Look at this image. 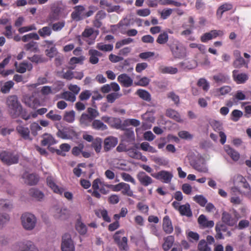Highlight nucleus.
I'll use <instances>...</instances> for the list:
<instances>
[{
	"label": "nucleus",
	"mask_w": 251,
	"mask_h": 251,
	"mask_svg": "<svg viewBox=\"0 0 251 251\" xmlns=\"http://www.w3.org/2000/svg\"><path fill=\"white\" fill-rule=\"evenodd\" d=\"M8 111L12 118L18 117L22 111V106L16 96H10L6 100Z\"/></svg>",
	"instance_id": "1"
},
{
	"label": "nucleus",
	"mask_w": 251,
	"mask_h": 251,
	"mask_svg": "<svg viewBox=\"0 0 251 251\" xmlns=\"http://www.w3.org/2000/svg\"><path fill=\"white\" fill-rule=\"evenodd\" d=\"M20 221L23 228L26 231H31L36 227L38 220L33 214L25 212L21 216Z\"/></svg>",
	"instance_id": "2"
},
{
	"label": "nucleus",
	"mask_w": 251,
	"mask_h": 251,
	"mask_svg": "<svg viewBox=\"0 0 251 251\" xmlns=\"http://www.w3.org/2000/svg\"><path fill=\"white\" fill-rule=\"evenodd\" d=\"M167 45L174 58L183 59L186 56V50L178 40L174 39L170 41Z\"/></svg>",
	"instance_id": "3"
},
{
	"label": "nucleus",
	"mask_w": 251,
	"mask_h": 251,
	"mask_svg": "<svg viewBox=\"0 0 251 251\" xmlns=\"http://www.w3.org/2000/svg\"><path fill=\"white\" fill-rule=\"evenodd\" d=\"M108 184H104V182L101 181V180L97 178L95 179L92 182V190H88L89 193H91L92 196L97 199H100L101 195L100 193L106 195L108 193L109 190L107 187Z\"/></svg>",
	"instance_id": "4"
},
{
	"label": "nucleus",
	"mask_w": 251,
	"mask_h": 251,
	"mask_svg": "<svg viewBox=\"0 0 251 251\" xmlns=\"http://www.w3.org/2000/svg\"><path fill=\"white\" fill-rule=\"evenodd\" d=\"M47 183L49 187L53 191L54 193L62 195L64 193V197L69 200L73 198V194L70 192H65L64 189L59 187L54 182L53 178L48 177L47 178Z\"/></svg>",
	"instance_id": "5"
},
{
	"label": "nucleus",
	"mask_w": 251,
	"mask_h": 251,
	"mask_svg": "<svg viewBox=\"0 0 251 251\" xmlns=\"http://www.w3.org/2000/svg\"><path fill=\"white\" fill-rule=\"evenodd\" d=\"M0 159L4 164L11 165L18 163L19 156L11 151H3L0 153Z\"/></svg>",
	"instance_id": "6"
},
{
	"label": "nucleus",
	"mask_w": 251,
	"mask_h": 251,
	"mask_svg": "<svg viewBox=\"0 0 251 251\" xmlns=\"http://www.w3.org/2000/svg\"><path fill=\"white\" fill-rule=\"evenodd\" d=\"M151 176L165 183H170L173 177L172 173L165 170H162L157 173L151 174Z\"/></svg>",
	"instance_id": "7"
},
{
	"label": "nucleus",
	"mask_w": 251,
	"mask_h": 251,
	"mask_svg": "<svg viewBox=\"0 0 251 251\" xmlns=\"http://www.w3.org/2000/svg\"><path fill=\"white\" fill-rule=\"evenodd\" d=\"M61 249L62 251H75L74 244L71 235L68 233L62 236Z\"/></svg>",
	"instance_id": "8"
},
{
	"label": "nucleus",
	"mask_w": 251,
	"mask_h": 251,
	"mask_svg": "<svg viewBox=\"0 0 251 251\" xmlns=\"http://www.w3.org/2000/svg\"><path fill=\"white\" fill-rule=\"evenodd\" d=\"M232 73L233 80L238 84H244L249 79L247 74L239 73L237 70H234Z\"/></svg>",
	"instance_id": "9"
},
{
	"label": "nucleus",
	"mask_w": 251,
	"mask_h": 251,
	"mask_svg": "<svg viewBox=\"0 0 251 251\" xmlns=\"http://www.w3.org/2000/svg\"><path fill=\"white\" fill-rule=\"evenodd\" d=\"M137 178L140 183L145 187L151 184L153 182V179L143 171H140L138 173Z\"/></svg>",
	"instance_id": "10"
},
{
	"label": "nucleus",
	"mask_w": 251,
	"mask_h": 251,
	"mask_svg": "<svg viewBox=\"0 0 251 251\" xmlns=\"http://www.w3.org/2000/svg\"><path fill=\"white\" fill-rule=\"evenodd\" d=\"M238 219L239 217H237L235 214L233 217L226 212H224L222 214V221L229 226H235L236 224Z\"/></svg>",
	"instance_id": "11"
},
{
	"label": "nucleus",
	"mask_w": 251,
	"mask_h": 251,
	"mask_svg": "<svg viewBox=\"0 0 251 251\" xmlns=\"http://www.w3.org/2000/svg\"><path fill=\"white\" fill-rule=\"evenodd\" d=\"M118 142L117 138L114 136H110L106 137L104 140V151H108L117 145Z\"/></svg>",
	"instance_id": "12"
},
{
	"label": "nucleus",
	"mask_w": 251,
	"mask_h": 251,
	"mask_svg": "<svg viewBox=\"0 0 251 251\" xmlns=\"http://www.w3.org/2000/svg\"><path fill=\"white\" fill-rule=\"evenodd\" d=\"M14 66L15 67L16 72L21 74L25 73L26 70L30 71L33 68L32 65L31 63L25 62H23L19 64L17 62H15Z\"/></svg>",
	"instance_id": "13"
},
{
	"label": "nucleus",
	"mask_w": 251,
	"mask_h": 251,
	"mask_svg": "<svg viewBox=\"0 0 251 251\" xmlns=\"http://www.w3.org/2000/svg\"><path fill=\"white\" fill-rule=\"evenodd\" d=\"M85 8L82 5H77L74 7V11L72 13V18L76 21H79L84 18Z\"/></svg>",
	"instance_id": "14"
},
{
	"label": "nucleus",
	"mask_w": 251,
	"mask_h": 251,
	"mask_svg": "<svg viewBox=\"0 0 251 251\" xmlns=\"http://www.w3.org/2000/svg\"><path fill=\"white\" fill-rule=\"evenodd\" d=\"M118 81L125 87H129L133 84L132 79L126 74L120 75L117 78Z\"/></svg>",
	"instance_id": "15"
},
{
	"label": "nucleus",
	"mask_w": 251,
	"mask_h": 251,
	"mask_svg": "<svg viewBox=\"0 0 251 251\" xmlns=\"http://www.w3.org/2000/svg\"><path fill=\"white\" fill-rule=\"evenodd\" d=\"M193 168L200 173H207L208 172V169L206 166L204 161L202 160H198L191 164Z\"/></svg>",
	"instance_id": "16"
},
{
	"label": "nucleus",
	"mask_w": 251,
	"mask_h": 251,
	"mask_svg": "<svg viewBox=\"0 0 251 251\" xmlns=\"http://www.w3.org/2000/svg\"><path fill=\"white\" fill-rule=\"evenodd\" d=\"M16 130L17 133L25 140L31 141L32 138L30 137V130L27 127L23 126H18Z\"/></svg>",
	"instance_id": "17"
},
{
	"label": "nucleus",
	"mask_w": 251,
	"mask_h": 251,
	"mask_svg": "<svg viewBox=\"0 0 251 251\" xmlns=\"http://www.w3.org/2000/svg\"><path fill=\"white\" fill-rule=\"evenodd\" d=\"M233 8V5L228 2H225L220 5L216 11V16L218 19H221L224 12L229 11Z\"/></svg>",
	"instance_id": "18"
},
{
	"label": "nucleus",
	"mask_w": 251,
	"mask_h": 251,
	"mask_svg": "<svg viewBox=\"0 0 251 251\" xmlns=\"http://www.w3.org/2000/svg\"><path fill=\"white\" fill-rule=\"evenodd\" d=\"M109 125L112 128L117 129L125 130V125L124 122L122 123L120 118L112 117Z\"/></svg>",
	"instance_id": "19"
},
{
	"label": "nucleus",
	"mask_w": 251,
	"mask_h": 251,
	"mask_svg": "<svg viewBox=\"0 0 251 251\" xmlns=\"http://www.w3.org/2000/svg\"><path fill=\"white\" fill-rule=\"evenodd\" d=\"M90 55L89 62L92 64H96L98 63L99 59V57L102 55V53L96 50L91 49L88 51Z\"/></svg>",
	"instance_id": "20"
},
{
	"label": "nucleus",
	"mask_w": 251,
	"mask_h": 251,
	"mask_svg": "<svg viewBox=\"0 0 251 251\" xmlns=\"http://www.w3.org/2000/svg\"><path fill=\"white\" fill-rule=\"evenodd\" d=\"M250 60H246L242 57L235 58L232 63L233 67L236 69H240L243 67H245L248 69L249 68V64Z\"/></svg>",
	"instance_id": "21"
},
{
	"label": "nucleus",
	"mask_w": 251,
	"mask_h": 251,
	"mask_svg": "<svg viewBox=\"0 0 251 251\" xmlns=\"http://www.w3.org/2000/svg\"><path fill=\"white\" fill-rule=\"evenodd\" d=\"M175 209H177L182 215L191 217L192 215L190 205H173Z\"/></svg>",
	"instance_id": "22"
},
{
	"label": "nucleus",
	"mask_w": 251,
	"mask_h": 251,
	"mask_svg": "<svg viewBox=\"0 0 251 251\" xmlns=\"http://www.w3.org/2000/svg\"><path fill=\"white\" fill-rule=\"evenodd\" d=\"M199 225L204 228H210L214 226V223L212 220H208L203 215H201L198 220Z\"/></svg>",
	"instance_id": "23"
},
{
	"label": "nucleus",
	"mask_w": 251,
	"mask_h": 251,
	"mask_svg": "<svg viewBox=\"0 0 251 251\" xmlns=\"http://www.w3.org/2000/svg\"><path fill=\"white\" fill-rule=\"evenodd\" d=\"M69 213L66 209L56 208L54 216L56 219L64 220L68 218Z\"/></svg>",
	"instance_id": "24"
},
{
	"label": "nucleus",
	"mask_w": 251,
	"mask_h": 251,
	"mask_svg": "<svg viewBox=\"0 0 251 251\" xmlns=\"http://www.w3.org/2000/svg\"><path fill=\"white\" fill-rule=\"evenodd\" d=\"M224 149L225 151L233 160L236 161L239 160L240 158V154L238 151H236L235 150L227 145L225 146Z\"/></svg>",
	"instance_id": "25"
},
{
	"label": "nucleus",
	"mask_w": 251,
	"mask_h": 251,
	"mask_svg": "<svg viewBox=\"0 0 251 251\" xmlns=\"http://www.w3.org/2000/svg\"><path fill=\"white\" fill-rule=\"evenodd\" d=\"M163 228L164 231L167 234H170L173 231V227L172 222L169 217L166 216L163 218Z\"/></svg>",
	"instance_id": "26"
},
{
	"label": "nucleus",
	"mask_w": 251,
	"mask_h": 251,
	"mask_svg": "<svg viewBox=\"0 0 251 251\" xmlns=\"http://www.w3.org/2000/svg\"><path fill=\"white\" fill-rule=\"evenodd\" d=\"M166 115L169 118L174 120L177 122L182 123L183 120L181 119L180 114L176 111L172 109H169L166 111Z\"/></svg>",
	"instance_id": "27"
},
{
	"label": "nucleus",
	"mask_w": 251,
	"mask_h": 251,
	"mask_svg": "<svg viewBox=\"0 0 251 251\" xmlns=\"http://www.w3.org/2000/svg\"><path fill=\"white\" fill-rule=\"evenodd\" d=\"M43 138L41 141L42 146H50L56 143L55 140L50 134L45 133L43 135Z\"/></svg>",
	"instance_id": "28"
},
{
	"label": "nucleus",
	"mask_w": 251,
	"mask_h": 251,
	"mask_svg": "<svg viewBox=\"0 0 251 251\" xmlns=\"http://www.w3.org/2000/svg\"><path fill=\"white\" fill-rule=\"evenodd\" d=\"M92 127L93 129L98 130H105L107 129V126L99 120H94L92 123Z\"/></svg>",
	"instance_id": "29"
},
{
	"label": "nucleus",
	"mask_w": 251,
	"mask_h": 251,
	"mask_svg": "<svg viewBox=\"0 0 251 251\" xmlns=\"http://www.w3.org/2000/svg\"><path fill=\"white\" fill-rule=\"evenodd\" d=\"M29 194L32 197L38 201L42 200L44 197V193L38 189L35 188L30 189L29 190Z\"/></svg>",
	"instance_id": "30"
},
{
	"label": "nucleus",
	"mask_w": 251,
	"mask_h": 251,
	"mask_svg": "<svg viewBox=\"0 0 251 251\" xmlns=\"http://www.w3.org/2000/svg\"><path fill=\"white\" fill-rule=\"evenodd\" d=\"M136 94L142 100L150 101L151 100V96L150 94L146 90L143 89H138L136 91Z\"/></svg>",
	"instance_id": "31"
},
{
	"label": "nucleus",
	"mask_w": 251,
	"mask_h": 251,
	"mask_svg": "<svg viewBox=\"0 0 251 251\" xmlns=\"http://www.w3.org/2000/svg\"><path fill=\"white\" fill-rule=\"evenodd\" d=\"M213 78L217 83H226L229 79L227 75L222 73H219L216 75H214Z\"/></svg>",
	"instance_id": "32"
},
{
	"label": "nucleus",
	"mask_w": 251,
	"mask_h": 251,
	"mask_svg": "<svg viewBox=\"0 0 251 251\" xmlns=\"http://www.w3.org/2000/svg\"><path fill=\"white\" fill-rule=\"evenodd\" d=\"M121 191V193L123 195L134 197L133 192L130 188V185L128 183L125 182L123 183Z\"/></svg>",
	"instance_id": "33"
},
{
	"label": "nucleus",
	"mask_w": 251,
	"mask_h": 251,
	"mask_svg": "<svg viewBox=\"0 0 251 251\" xmlns=\"http://www.w3.org/2000/svg\"><path fill=\"white\" fill-rule=\"evenodd\" d=\"M24 49L26 51L31 52H37L38 51V47L36 42L31 41L24 45Z\"/></svg>",
	"instance_id": "34"
},
{
	"label": "nucleus",
	"mask_w": 251,
	"mask_h": 251,
	"mask_svg": "<svg viewBox=\"0 0 251 251\" xmlns=\"http://www.w3.org/2000/svg\"><path fill=\"white\" fill-rule=\"evenodd\" d=\"M102 143V140L100 137H97L93 141L91 146L97 153L100 152Z\"/></svg>",
	"instance_id": "35"
},
{
	"label": "nucleus",
	"mask_w": 251,
	"mask_h": 251,
	"mask_svg": "<svg viewBox=\"0 0 251 251\" xmlns=\"http://www.w3.org/2000/svg\"><path fill=\"white\" fill-rule=\"evenodd\" d=\"M61 98L72 102L76 100V97L73 93L70 91H65L61 94Z\"/></svg>",
	"instance_id": "36"
},
{
	"label": "nucleus",
	"mask_w": 251,
	"mask_h": 251,
	"mask_svg": "<svg viewBox=\"0 0 251 251\" xmlns=\"http://www.w3.org/2000/svg\"><path fill=\"white\" fill-rule=\"evenodd\" d=\"M36 250V251H39L38 248L35 246L34 243L31 241H25L23 243V247H22L20 251H30V248Z\"/></svg>",
	"instance_id": "37"
},
{
	"label": "nucleus",
	"mask_w": 251,
	"mask_h": 251,
	"mask_svg": "<svg viewBox=\"0 0 251 251\" xmlns=\"http://www.w3.org/2000/svg\"><path fill=\"white\" fill-rule=\"evenodd\" d=\"M169 40V35L167 32L163 31L159 34L156 40V42L160 45L166 44Z\"/></svg>",
	"instance_id": "38"
},
{
	"label": "nucleus",
	"mask_w": 251,
	"mask_h": 251,
	"mask_svg": "<svg viewBox=\"0 0 251 251\" xmlns=\"http://www.w3.org/2000/svg\"><path fill=\"white\" fill-rule=\"evenodd\" d=\"M39 35L42 38L50 36L52 33L51 28L49 26H44L38 31Z\"/></svg>",
	"instance_id": "39"
},
{
	"label": "nucleus",
	"mask_w": 251,
	"mask_h": 251,
	"mask_svg": "<svg viewBox=\"0 0 251 251\" xmlns=\"http://www.w3.org/2000/svg\"><path fill=\"white\" fill-rule=\"evenodd\" d=\"M93 121V120L89 117L88 114L83 113L80 116L79 122L81 125L84 126H88L90 123Z\"/></svg>",
	"instance_id": "40"
},
{
	"label": "nucleus",
	"mask_w": 251,
	"mask_h": 251,
	"mask_svg": "<svg viewBox=\"0 0 251 251\" xmlns=\"http://www.w3.org/2000/svg\"><path fill=\"white\" fill-rule=\"evenodd\" d=\"M165 241L163 244V249L165 251H168L173 246L174 242V238L172 236H169L164 239Z\"/></svg>",
	"instance_id": "41"
},
{
	"label": "nucleus",
	"mask_w": 251,
	"mask_h": 251,
	"mask_svg": "<svg viewBox=\"0 0 251 251\" xmlns=\"http://www.w3.org/2000/svg\"><path fill=\"white\" fill-rule=\"evenodd\" d=\"M75 119V112L74 110L65 112L63 120L69 123H73Z\"/></svg>",
	"instance_id": "42"
},
{
	"label": "nucleus",
	"mask_w": 251,
	"mask_h": 251,
	"mask_svg": "<svg viewBox=\"0 0 251 251\" xmlns=\"http://www.w3.org/2000/svg\"><path fill=\"white\" fill-rule=\"evenodd\" d=\"M124 131V136L125 139L129 142L134 139V133L132 128H126L123 130Z\"/></svg>",
	"instance_id": "43"
},
{
	"label": "nucleus",
	"mask_w": 251,
	"mask_h": 251,
	"mask_svg": "<svg viewBox=\"0 0 251 251\" xmlns=\"http://www.w3.org/2000/svg\"><path fill=\"white\" fill-rule=\"evenodd\" d=\"M128 156L134 159L141 158V152L135 148H131L127 151Z\"/></svg>",
	"instance_id": "44"
},
{
	"label": "nucleus",
	"mask_w": 251,
	"mask_h": 251,
	"mask_svg": "<svg viewBox=\"0 0 251 251\" xmlns=\"http://www.w3.org/2000/svg\"><path fill=\"white\" fill-rule=\"evenodd\" d=\"M177 71L176 68L172 66L163 67L160 68V72L163 74H176Z\"/></svg>",
	"instance_id": "45"
},
{
	"label": "nucleus",
	"mask_w": 251,
	"mask_h": 251,
	"mask_svg": "<svg viewBox=\"0 0 251 251\" xmlns=\"http://www.w3.org/2000/svg\"><path fill=\"white\" fill-rule=\"evenodd\" d=\"M46 116L52 121H60L62 119V116L60 115L55 114L52 110H50L46 115Z\"/></svg>",
	"instance_id": "46"
},
{
	"label": "nucleus",
	"mask_w": 251,
	"mask_h": 251,
	"mask_svg": "<svg viewBox=\"0 0 251 251\" xmlns=\"http://www.w3.org/2000/svg\"><path fill=\"white\" fill-rule=\"evenodd\" d=\"M243 112L237 109L233 110L231 113V120L234 122H237L243 116Z\"/></svg>",
	"instance_id": "47"
},
{
	"label": "nucleus",
	"mask_w": 251,
	"mask_h": 251,
	"mask_svg": "<svg viewBox=\"0 0 251 251\" xmlns=\"http://www.w3.org/2000/svg\"><path fill=\"white\" fill-rule=\"evenodd\" d=\"M61 73L62 74L61 75L62 78L69 80L74 78V72L70 69L67 70L66 72L64 71V69H63Z\"/></svg>",
	"instance_id": "48"
},
{
	"label": "nucleus",
	"mask_w": 251,
	"mask_h": 251,
	"mask_svg": "<svg viewBox=\"0 0 251 251\" xmlns=\"http://www.w3.org/2000/svg\"><path fill=\"white\" fill-rule=\"evenodd\" d=\"M56 134L58 137L63 139H67L70 138V135L68 133V129L67 128L58 129Z\"/></svg>",
	"instance_id": "49"
},
{
	"label": "nucleus",
	"mask_w": 251,
	"mask_h": 251,
	"mask_svg": "<svg viewBox=\"0 0 251 251\" xmlns=\"http://www.w3.org/2000/svg\"><path fill=\"white\" fill-rule=\"evenodd\" d=\"M30 129L32 135L34 136H36L38 134V131L42 130V127L38 123L33 122L30 125Z\"/></svg>",
	"instance_id": "50"
},
{
	"label": "nucleus",
	"mask_w": 251,
	"mask_h": 251,
	"mask_svg": "<svg viewBox=\"0 0 251 251\" xmlns=\"http://www.w3.org/2000/svg\"><path fill=\"white\" fill-rule=\"evenodd\" d=\"M197 85L199 87H202L204 91H207L209 88V84L205 78H200L198 82Z\"/></svg>",
	"instance_id": "51"
},
{
	"label": "nucleus",
	"mask_w": 251,
	"mask_h": 251,
	"mask_svg": "<svg viewBox=\"0 0 251 251\" xmlns=\"http://www.w3.org/2000/svg\"><path fill=\"white\" fill-rule=\"evenodd\" d=\"M76 229L81 234H85L87 232L86 226L80 221H78L76 224Z\"/></svg>",
	"instance_id": "52"
},
{
	"label": "nucleus",
	"mask_w": 251,
	"mask_h": 251,
	"mask_svg": "<svg viewBox=\"0 0 251 251\" xmlns=\"http://www.w3.org/2000/svg\"><path fill=\"white\" fill-rule=\"evenodd\" d=\"M28 59L32 62L36 63H43L46 61L45 58L38 54H35L32 57H28Z\"/></svg>",
	"instance_id": "53"
},
{
	"label": "nucleus",
	"mask_w": 251,
	"mask_h": 251,
	"mask_svg": "<svg viewBox=\"0 0 251 251\" xmlns=\"http://www.w3.org/2000/svg\"><path fill=\"white\" fill-rule=\"evenodd\" d=\"M38 177L34 174H29L27 176V183L30 185H34L38 182Z\"/></svg>",
	"instance_id": "54"
},
{
	"label": "nucleus",
	"mask_w": 251,
	"mask_h": 251,
	"mask_svg": "<svg viewBox=\"0 0 251 251\" xmlns=\"http://www.w3.org/2000/svg\"><path fill=\"white\" fill-rule=\"evenodd\" d=\"M14 82L12 81L6 82L1 88V91L3 93H7L9 92L11 88L14 86Z\"/></svg>",
	"instance_id": "55"
},
{
	"label": "nucleus",
	"mask_w": 251,
	"mask_h": 251,
	"mask_svg": "<svg viewBox=\"0 0 251 251\" xmlns=\"http://www.w3.org/2000/svg\"><path fill=\"white\" fill-rule=\"evenodd\" d=\"M122 96L121 94L119 93H112L106 96L107 101L109 103H113L114 101L119 99Z\"/></svg>",
	"instance_id": "56"
},
{
	"label": "nucleus",
	"mask_w": 251,
	"mask_h": 251,
	"mask_svg": "<svg viewBox=\"0 0 251 251\" xmlns=\"http://www.w3.org/2000/svg\"><path fill=\"white\" fill-rule=\"evenodd\" d=\"M127 239L126 237H123L121 240L118 242V244L121 250L127 251L128 250Z\"/></svg>",
	"instance_id": "57"
},
{
	"label": "nucleus",
	"mask_w": 251,
	"mask_h": 251,
	"mask_svg": "<svg viewBox=\"0 0 251 251\" xmlns=\"http://www.w3.org/2000/svg\"><path fill=\"white\" fill-rule=\"evenodd\" d=\"M97 48L99 50L105 51H111L113 49L112 45L110 44H103L102 43H99L97 44Z\"/></svg>",
	"instance_id": "58"
},
{
	"label": "nucleus",
	"mask_w": 251,
	"mask_h": 251,
	"mask_svg": "<svg viewBox=\"0 0 251 251\" xmlns=\"http://www.w3.org/2000/svg\"><path fill=\"white\" fill-rule=\"evenodd\" d=\"M84 147V145L82 143L79 144L78 146L73 147L72 150V154L76 156H78L82 152Z\"/></svg>",
	"instance_id": "59"
},
{
	"label": "nucleus",
	"mask_w": 251,
	"mask_h": 251,
	"mask_svg": "<svg viewBox=\"0 0 251 251\" xmlns=\"http://www.w3.org/2000/svg\"><path fill=\"white\" fill-rule=\"evenodd\" d=\"M10 220V217L7 214L0 213V228L2 227Z\"/></svg>",
	"instance_id": "60"
},
{
	"label": "nucleus",
	"mask_w": 251,
	"mask_h": 251,
	"mask_svg": "<svg viewBox=\"0 0 251 251\" xmlns=\"http://www.w3.org/2000/svg\"><path fill=\"white\" fill-rule=\"evenodd\" d=\"M121 176L123 179H124L125 181L130 182L134 185L136 184V181L134 178L129 174L126 173H122L121 174Z\"/></svg>",
	"instance_id": "61"
},
{
	"label": "nucleus",
	"mask_w": 251,
	"mask_h": 251,
	"mask_svg": "<svg viewBox=\"0 0 251 251\" xmlns=\"http://www.w3.org/2000/svg\"><path fill=\"white\" fill-rule=\"evenodd\" d=\"M65 22L61 21L52 25L51 30L52 29L54 31H58L61 30L65 26Z\"/></svg>",
	"instance_id": "62"
},
{
	"label": "nucleus",
	"mask_w": 251,
	"mask_h": 251,
	"mask_svg": "<svg viewBox=\"0 0 251 251\" xmlns=\"http://www.w3.org/2000/svg\"><path fill=\"white\" fill-rule=\"evenodd\" d=\"M87 112H88L87 114H88L89 117H90L93 120H94V119L99 115L98 111L92 107L88 108Z\"/></svg>",
	"instance_id": "63"
},
{
	"label": "nucleus",
	"mask_w": 251,
	"mask_h": 251,
	"mask_svg": "<svg viewBox=\"0 0 251 251\" xmlns=\"http://www.w3.org/2000/svg\"><path fill=\"white\" fill-rule=\"evenodd\" d=\"M198 249L200 251H211V248L207 246L204 240L200 241L198 245Z\"/></svg>",
	"instance_id": "64"
}]
</instances>
